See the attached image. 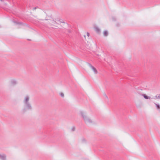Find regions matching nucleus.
Returning a JSON list of instances; mask_svg holds the SVG:
<instances>
[{
    "mask_svg": "<svg viewBox=\"0 0 160 160\" xmlns=\"http://www.w3.org/2000/svg\"><path fill=\"white\" fill-rule=\"evenodd\" d=\"M30 97L28 95H26L23 101L25 108L22 110V112L24 113L27 110H31L32 107L29 102Z\"/></svg>",
    "mask_w": 160,
    "mask_h": 160,
    "instance_id": "nucleus-1",
    "label": "nucleus"
},
{
    "mask_svg": "<svg viewBox=\"0 0 160 160\" xmlns=\"http://www.w3.org/2000/svg\"><path fill=\"white\" fill-rule=\"evenodd\" d=\"M80 113L85 123H91L92 122V120L88 118L87 116L84 114V113L82 111H80Z\"/></svg>",
    "mask_w": 160,
    "mask_h": 160,
    "instance_id": "nucleus-2",
    "label": "nucleus"
},
{
    "mask_svg": "<svg viewBox=\"0 0 160 160\" xmlns=\"http://www.w3.org/2000/svg\"><path fill=\"white\" fill-rule=\"evenodd\" d=\"M89 65L90 66V67H91V68L93 70V72L95 74H97L98 73V72L96 69L93 67V66L91 64L89 63Z\"/></svg>",
    "mask_w": 160,
    "mask_h": 160,
    "instance_id": "nucleus-3",
    "label": "nucleus"
},
{
    "mask_svg": "<svg viewBox=\"0 0 160 160\" xmlns=\"http://www.w3.org/2000/svg\"><path fill=\"white\" fill-rule=\"evenodd\" d=\"M0 159L2 160H6V156L4 154H0Z\"/></svg>",
    "mask_w": 160,
    "mask_h": 160,
    "instance_id": "nucleus-4",
    "label": "nucleus"
},
{
    "mask_svg": "<svg viewBox=\"0 0 160 160\" xmlns=\"http://www.w3.org/2000/svg\"><path fill=\"white\" fill-rule=\"evenodd\" d=\"M13 22L17 25H22L23 23L22 22H18V21H13Z\"/></svg>",
    "mask_w": 160,
    "mask_h": 160,
    "instance_id": "nucleus-5",
    "label": "nucleus"
},
{
    "mask_svg": "<svg viewBox=\"0 0 160 160\" xmlns=\"http://www.w3.org/2000/svg\"><path fill=\"white\" fill-rule=\"evenodd\" d=\"M55 20H56L57 23L58 24H59L61 23H65L63 21H62V20L60 19H55Z\"/></svg>",
    "mask_w": 160,
    "mask_h": 160,
    "instance_id": "nucleus-6",
    "label": "nucleus"
},
{
    "mask_svg": "<svg viewBox=\"0 0 160 160\" xmlns=\"http://www.w3.org/2000/svg\"><path fill=\"white\" fill-rule=\"evenodd\" d=\"M95 31L98 33H100V29L97 27H94Z\"/></svg>",
    "mask_w": 160,
    "mask_h": 160,
    "instance_id": "nucleus-7",
    "label": "nucleus"
},
{
    "mask_svg": "<svg viewBox=\"0 0 160 160\" xmlns=\"http://www.w3.org/2000/svg\"><path fill=\"white\" fill-rule=\"evenodd\" d=\"M17 82L15 80H12L11 81V83L13 85H15L17 84Z\"/></svg>",
    "mask_w": 160,
    "mask_h": 160,
    "instance_id": "nucleus-8",
    "label": "nucleus"
},
{
    "mask_svg": "<svg viewBox=\"0 0 160 160\" xmlns=\"http://www.w3.org/2000/svg\"><path fill=\"white\" fill-rule=\"evenodd\" d=\"M108 35V31L107 30H105L103 32V35L105 36H107Z\"/></svg>",
    "mask_w": 160,
    "mask_h": 160,
    "instance_id": "nucleus-9",
    "label": "nucleus"
},
{
    "mask_svg": "<svg viewBox=\"0 0 160 160\" xmlns=\"http://www.w3.org/2000/svg\"><path fill=\"white\" fill-rule=\"evenodd\" d=\"M142 95L144 97V98L146 99H148L150 98V97L147 96L145 94H142Z\"/></svg>",
    "mask_w": 160,
    "mask_h": 160,
    "instance_id": "nucleus-10",
    "label": "nucleus"
},
{
    "mask_svg": "<svg viewBox=\"0 0 160 160\" xmlns=\"http://www.w3.org/2000/svg\"><path fill=\"white\" fill-rule=\"evenodd\" d=\"M156 106V108L158 109H160V106L159 104H155Z\"/></svg>",
    "mask_w": 160,
    "mask_h": 160,
    "instance_id": "nucleus-11",
    "label": "nucleus"
},
{
    "mask_svg": "<svg viewBox=\"0 0 160 160\" xmlns=\"http://www.w3.org/2000/svg\"><path fill=\"white\" fill-rule=\"evenodd\" d=\"M75 127L73 126L72 127V129H71L72 131H74L75 130Z\"/></svg>",
    "mask_w": 160,
    "mask_h": 160,
    "instance_id": "nucleus-12",
    "label": "nucleus"
},
{
    "mask_svg": "<svg viewBox=\"0 0 160 160\" xmlns=\"http://www.w3.org/2000/svg\"><path fill=\"white\" fill-rule=\"evenodd\" d=\"M156 98L160 99V94L159 95L158 97H157V95L155 96Z\"/></svg>",
    "mask_w": 160,
    "mask_h": 160,
    "instance_id": "nucleus-13",
    "label": "nucleus"
},
{
    "mask_svg": "<svg viewBox=\"0 0 160 160\" xmlns=\"http://www.w3.org/2000/svg\"><path fill=\"white\" fill-rule=\"evenodd\" d=\"M60 95L62 97H64V94L62 93H60Z\"/></svg>",
    "mask_w": 160,
    "mask_h": 160,
    "instance_id": "nucleus-14",
    "label": "nucleus"
},
{
    "mask_svg": "<svg viewBox=\"0 0 160 160\" xmlns=\"http://www.w3.org/2000/svg\"><path fill=\"white\" fill-rule=\"evenodd\" d=\"M52 23H54V24H55V23H57V21H56V20H53L52 22Z\"/></svg>",
    "mask_w": 160,
    "mask_h": 160,
    "instance_id": "nucleus-15",
    "label": "nucleus"
},
{
    "mask_svg": "<svg viewBox=\"0 0 160 160\" xmlns=\"http://www.w3.org/2000/svg\"><path fill=\"white\" fill-rule=\"evenodd\" d=\"M104 97H105V98H107V99H108V96H107V95H106V94H105L104 95Z\"/></svg>",
    "mask_w": 160,
    "mask_h": 160,
    "instance_id": "nucleus-16",
    "label": "nucleus"
},
{
    "mask_svg": "<svg viewBox=\"0 0 160 160\" xmlns=\"http://www.w3.org/2000/svg\"><path fill=\"white\" fill-rule=\"evenodd\" d=\"M82 142H84L85 141V140L84 138H82Z\"/></svg>",
    "mask_w": 160,
    "mask_h": 160,
    "instance_id": "nucleus-17",
    "label": "nucleus"
},
{
    "mask_svg": "<svg viewBox=\"0 0 160 160\" xmlns=\"http://www.w3.org/2000/svg\"><path fill=\"white\" fill-rule=\"evenodd\" d=\"M38 8V7H34L33 8V10H35L36 9V8Z\"/></svg>",
    "mask_w": 160,
    "mask_h": 160,
    "instance_id": "nucleus-18",
    "label": "nucleus"
},
{
    "mask_svg": "<svg viewBox=\"0 0 160 160\" xmlns=\"http://www.w3.org/2000/svg\"><path fill=\"white\" fill-rule=\"evenodd\" d=\"M87 35L88 36H89V32H87Z\"/></svg>",
    "mask_w": 160,
    "mask_h": 160,
    "instance_id": "nucleus-19",
    "label": "nucleus"
},
{
    "mask_svg": "<svg viewBox=\"0 0 160 160\" xmlns=\"http://www.w3.org/2000/svg\"><path fill=\"white\" fill-rule=\"evenodd\" d=\"M112 19H113V20H114V21H115L116 20L115 18H114V17H113L112 18Z\"/></svg>",
    "mask_w": 160,
    "mask_h": 160,
    "instance_id": "nucleus-20",
    "label": "nucleus"
},
{
    "mask_svg": "<svg viewBox=\"0 0 160 160\" xmlns=\"http://www.w3.org/2000/svg\"><path fill=\"white\" fill-rule=\"evenodd\" d=\"M68 32L69 33H70V32H70V30H68Z\"/></svg>",
    "mask_w": 160,
    "mask_h": 160,
    "instance_id": "nucleus-21",
    "label": "nucleus"
},
{
    "mask_svg": "<svg viewBox=\"0 0 160 160\" xmlns=\"http://www.w3.org/2000/svg\"><path fill=\"white\" fill-rule=\"evenodd\" d=\"M28 40H29V41H30V39H28Z\"/></svg>",
    "mask_w": 160,
    "mask_h": 160,
    "instance_id": "nucleus-22",
    "label": "nucleus"
}]
</instances>
